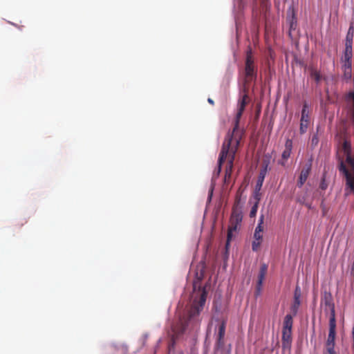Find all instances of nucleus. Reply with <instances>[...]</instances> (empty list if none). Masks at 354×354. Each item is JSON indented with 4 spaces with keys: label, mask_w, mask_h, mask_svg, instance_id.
<instances>
[{
    "label": "nucleus",
    "mask_w": 354,
    "mask_h": 354,
    "mask_svg": "<svg viewBox=\"0 0 354 354\" xmlns=\"http://www.w3.org/2000/svg\"><path fill=\"white\" fill-rule=\"evenodd\" d=\"M344 67H345V71H346V69L349 70L348 69V62H344Z\"/></svg>",
    "instance_id": "obj_32"
},
{
    "label": "nucleus",
    "mask_w": 354,
    "mask_h": 354,
    "mask_svg": "<svg viewBox=\"0 0 354 354\" xmlns=\"http://www.w3.org/2000/svg\"><path fill=\"white\" fill-rule=\"evenodd\" d=\"M248 88L243 86L237 102V111L234 119V127L232 131H229L225 138L235 139L240 142L244 134L243 129L239 128V123L246 105L249 103Z\"/></svg>",
    "instance_id": "obj_2"
},
{
    "label": "nucleus",
    "mask_w": 354,
    "mask_h": 354,
    "mask_svg": "<svg viewBox=\"0 0 354 354\" xmlns=\"http://www.w3.org/2000/svg\"><path fill=\"white\" fill-rule=\"evenodd\" d=\"M242 218L243 215L241 211L236 207H234L230 216V225L227 230V241L225 244L226 249H227L230 245V241L233 237V233L236 232L240 227Z\"/></svg>",
    "instance_id": "obj_5"
},
{
    "label": "nucleus",
    "mask_w": 354,
    "mask_h": 354,
    "mask_svg": "<svg viewBox=\"0 0 354 354\" xmlns=\"http://www.w3.org/2000/svg\"><path fill=\"white\" fill-rule=\"evenodd\" d=\"M244 86L248 88V85L252 81H255L257 76V66L254 63L252 56V50L250 46L248 47L244 67Z\"/></svg>",
    "instance_id": "obj_4"
},
{
    "label": "nucleus",
    "mask_w": 354,
    "mask_h": 354,
    "mask_svg": "<svg viewBox=\"0 0 354 354\" xmlns=\"http://www.w3.org/2000/svg\"><path fill=\"white\" fill-rule=\"evenodd\" d=\"M207 298V292L203 288L200 292V297L198 300L196 299H194L193 304L191 306V308L188 313V319L187 320L183 322L181 320V329L180 333H184L186 330V328L188 325V322L194 320L197 317L203 309Z\"/></svg>",
    "instance_id": "obj_3"
},
{
    "label": "nucleus",
    "mask_w": 354,
    "mask_h": 354,
    "mask_svg": "<svg viewBox=\"0 0 354 354\" xmlns=\"http://www.w3.org/2000/svg\"><path fill=\"white\" fill-rule=\"evenodd\" d=\"M342 149L344 154L346 155V162L351 167L354 168V160L351 155V145L349 141L344 140L342 144Z\"/></svg>",
    "instance_id": "obj_10"
},
{
    "label": "nucleus",
    "mask_w": 354,
    "mask_h": 354,
    "mask_svg": "<svg viewBox=\"0 0 354 354\" xmlns=\"http://www.w3.org/2000/svg\"><path fill=\"white\" fill-rule=\"evenodd\" d=\"M207 101H208V102H209L210 104H212V105H214V100H213L212 99H211V98H208Z\"/></svg>",
    "instance_id": "obj_31"
},
{
    "label": "nucleus",
    "mask_w": 354,
    "mask_h": 354,
    "mask_svg": "<svg viewBox=\"0 0 354 354\" xmlns=\"http://www.w3.org/2000/svg\"><path fill=\"white\" fill-rule=\"evenodd\" d=\"M261 194L260 193V190L255 189V192L254 193V198L255 199L254 203L259 204V201H261Z\"/></svg>",
    "instance_id": "obj_25"
},
{
    "label": "nucleus",
    "mask_w": 354,
    "mask_h": 354,
    "mask_svg": "<svg viewBox=\"0 0 354 354\" xmlns=\"http://www.w3.org/2000/svg\"><path fill=\"white\" fill-rule=\"evenodd\" d=\"M322 302H324L326 306H328L330 309V317L332 316V309L335 310L334 305L332 303V297L330 294L325 293L324 297L322 299Z\"/></svg>",
    "instance_id": "obj_18"
},
{
    "label": "nucleus",
    "mask_w": 354,
    "mask_h": 354,
    "mask_svg": "<svg viewBox=\"0 0 354 354\" xmlns=\"http://www.w3.org/2000/svg\"><path fill=\"white\" fill-rule=\"evenodd\" d=\"M353 55V45H345L344 54V62H348V69L351 70V58Z\"/></svg>",
    "instance_id": "obj_13"
},
{
    "label": "nucleus",
    "mask_w": 354,
    "mask_h": 354,
    "mask_svg": "<svg viewBox=\"0 0 354 354\" xmlns=\"http://www.w3.org/2000/svg\"><path fill=\"white\" fill-rule=\"evenodd\" d=\"M258 207H259V204H257V203H254L251 210H250V216L251 218H253V217H255L256 215H257V210H258Z\"/></svg>",
    "instance_id": "obj_24"
},
{
    "label": "nucleus",
    "mask_w": 354,
    "mask_h": 354,
    "mask_svg": "<svg viewBox=\"0 0 354 354\" xmlns=\"http://www.w3.org/2000/svg\"><path fill=\"white\" fill-rule=\"evenodd\" d=\"M240 142L237 138L230 139L225 138L222 145V148L219 153L218 160V174L221 172V167L225 161H227V165L225 171L224 182L229 183L232 176L235 154L239 147Z\"/></svg>",
    "instance_id": "obj_1"
},
{
    "label": "nucleus",
    "mask_w": 354,
    "mask_h": 354,
    "mask_svg": "<svg viewBox=\"0 0 354 354\" xmlns=\"http://www.w3.org/2000/svg\"><path fill=\"white\" fill-rule=\"evenodd\" d=\"M313 142H316V140H314V138L312 139Z\"/></svg>",
    "instance_id": "obj_33"
},
{
    "label": "nucleus",
    "mask_w": 354,
    "mask_h": 354,
    "mask_svg": "<svg viewBox=\"0 0 354 354\" xmlns=\"http://www.w3.org/2000/svg\"><path fill=\"white\" fill-rule=\"evenodd\" d=\"M292 149V141L288 138L285 143V149L281 154V160H279V164L286 166L287 160L290 158Z\"/></svg>",
    "instance_id": "obj_9"
},
{
    "label": "nucleus",
    "mask_w": 354,
    "mask_h": 354,
    "mask_svg": "<svg viewBox=\"0 0 354 354\" xmlns=\"http://www.w3.org/2000/svg\"><path fill=\"white\" fill-rule=\"evenodd\" d=\"M292 342V331L282 330V347L290 349Z\"/></svg>",
    "instance_id": "obj_12"
},
{
    "label": "nucleus",
    "mask_w": 354,
    "mask_h": 354,
    "mask_svg": "<svg viewBox=\"0 0 354 354\" xmlns=\"http://www.w3.org/2000/svg\"><path fill=\"white\" fill-rule=\"evenodd\" d=\"M255 232H263V226L262 225H257V226L255 228Z\"/></svg>",
    "instance_id": "obj_29"
},
{
    "label": "nucleus",
    "mask_w": 354,
    "mask_h": 354,
    "mask_svg": "<svg viewBox=\"0 0 354 354\" xmlns=\"http://www.w3.org/2000/svg\"><path fill=\"white\" fill-rule=\"evenodd\" d=\"M310 170H311V163L310 162L306 164L303 167V169L301 171V174H300L299 180L297 181V186L299 187H301L304 185V184L306 183L308 176H309V174L310 172Z\"/></svg>",
    "instance_id": "obj_11"
},
{
    "label": "nucleus",
    "mask_w": 354,
    "mask_h": 354,
    "mask_svg": "<svg viewBox=\"0 0 354 354\" xmlns=\"http://www.w3.org/2000/svg\"><path fill=\"white\" fill-rule=\"evenodd\" d=\"M327 187H328V185L326 183L324 177H323L322 180H321V183H320V185H319V187L322 190H325L327 188Z\"/></svg>",
    "instance_id": "obj_28"
},
{
    "label": "nucleus",
    "mask_w": 354,
    "mask_h": 354,
    "mask_svg": "<svg viewBox=\"0 0 354 354\" xmlns=\"http://www.w3.org/2000/svg\"><path fill=\"white\" fill-rule=\"evenodd\" d=\"M225 333V322H222L221 324L219 326L218 328V338H217V345L218 346H222L223 345V339L224 338Z\"/></svg>",
    "instance_id": "obj_15"
},
{
    "label": "nucleus",
    "mask_w": 354,
    "mask_h": 354,
    "mask_svg": "<svg viewBox=\"0 0 354 354\" xmlns=\"http://www.w3.org/2000/svg\"><path fill=\"white\" fill-rule=\"evenodd\" d=\"M263 223H264V215L263 214H261L259 217V222H258V224L259 225H263Z\"/></svg>",
    "instance_id": "obj_30"
},
{
    "label": "nucleus",
    "mask_w": 354,
    "mask_h": 354,
    "mask_svg": "<svg viewBox=\"0 0 354 354\" xmlns=\"http://www.w3.org/2000/svg\"><path fill=\"white\" fill-rule=\"evenodd\" d=\"M262 240H256L254 239L252 243V249L253 251L257 252L259 250Z\"/></svg>",
    "instance_id": "obj_22"
},
{
    "label": "nucleus",
    "mask_w": 354,
    "mask_h": 354,
    "mask_svg": "<svg viewBox=\"0 0 354 354\" xmlns=\"http://www.w3.org/2000/svg\"><path fill=\"white\" fill-rule=\"evenodd\" d=\"M268 270V266L266 264H263L259 270V273L258 275V281H257V289L259 290L262 286L263 281L265 279L266 272Z\"/></svg>",
    "instance_id": "obj_14"
},
{
    "label": "nucleus",
    "mask_w": 354,
    "mask_h": 354,
    "mask_svg": "<svg viewBox=\"0 0 354 354\" xmlns=\"http://www.w3.org/2000/svg\"><path fill=\"white\" fill-rule=\"evenodd\" d=\"M263 239V232H255L254 233V239L256 240H262Z\"/></svg>",
    "instance_id": "obj_27"
},
{
    "label": "nucleus",
    "mask_w": 354,
    "mask_h": 354,
    "mask_svg": "<svg viewBox=\"0 0 354 354\" xmlns=\"http://www.w3.org/2000/svg\"><path fill=\"white\" fill-rule=\"evenodd\" d=\"M338 169L340 173H342L346 179V187L350 189V192L354 194V168L351 167L349 171L344 164V161L341 160L338 165Z\"/></svg>",
    "instance_id": "obj_7"
},
{
    "label": "nucleus",
    "mask_w": 354,
    "mask_h": 354,
    "mask_svg": "<svg viewBox=\"0 0 354 354\" xmlns=\"http://www.w3.org/2000/svg\"><path fill=\"white\" fill-rule=\"evenodd\" d=\"M313 142H316V140H314V138L312 139Z\"/></svg>",
    "instance_id": "obj_34"
},
{
    "label": "nucleus",
    "mask_w": 354,
    "mask_h": 354,
    "mask_svg": "<svg viewBox=\"0 0 354 354\" xmlns=\"http://www.w3.org/2000/svg\"><path fill=\"white\" fill-rule=\"evenodd\" d=\"M310 76L315 80L317 83H319L322 79L320 73L316 69H311Z\"/></svg>",
    "instance_id": "obj_20"
},
{
    "label": "nucleus",
    "mask_w": 354,
    "mask_h": 354,
    "mask_svg": "<svg viewBox=\"0 0 354 354\" xmlns=\"http://www.w3.org/2000/svg\"><path fill=\"white\" fill-rule=\"evenodd\" d=\"M300 304H301L300 299H294L293 303L290 307V311L292 313V315H293V316H296V315L297 314Z\"/></svg>",
    "instance_id": "obj_19"
},
{
    "label": "nucleus",
    "mask_w": 354,
    "mask_h": 354,
    "mask_svg": "<svg viewBox=\"0 0 354 354\" xmlns=\"http://www.w3.org/2000/svg\"><path fill=\"white\" fill-rule=\"evenodd\" d=\"M211 192H212V191ZM211 196H212V193H210V194H209V198H211Z\"/></svg>",
    "instance_id": "obj_35"
},
{
    "label": "nucleus",
    "mask_w": 354,
    "mask_h": 354,
    "mask_svg": "<svg viewBox=\"0 0 354 354\" xmlns=\"http://www.w3.org/2000/svg\"><path fill=\"white\" fill-rule=\"evenodd\" d=\"M335 336H336V321L335 310L332 309V316L329 319V332L328 338L326 342V353L324 354H336L335 351Z\"/></svg>",
    "instance_id": "obj_6"
},
{
    "label": "nucleus",
    "mask_w": 354,
    "mask_h": 354,
    "mask_svg": "<svg viewBox=\"0 0 354 354\" xmlns=\"http://www.w3.org/2000/svg\"><path fill=\"white\" fill-rule=\"evenodd\" d=\"M309 124L310 113L308 111V104L306 102H304L303 104L300 119L299 132L301 134H304L307 131Z\"/></svg>",
    "instance_id": "obj_8"
},
{
    "label": "nucleus",
    "mask_w": 354,
    "mask_h": 354,
    "mask_svg": "<svg viewBox=\"0 0 354 354\" xmlns=\"http://www.w3.org/2000/svg\"><path fill=\"white\" fill-rule=\"evenodd\" d=\"M347 100H351L353 101V112H352V117H353V121L354 122V91L349 92L346 95ZM354 160V157H353Z\"/></svg>",
    "instance_id": "obj_21"
},
{
    "label": "nucleus",
    "mask_w": 354,
    "mask_h": 354,
    "mask_svg": "<svg viewBox=\"0 0 354 354\" xmlns=\"http://www.w3.org/2000/svg\"><path fill=\"white\" fill-rule=\"evenodd\" d=\"M301 296V288L299 286H297L295 292H294V299H300Z\"/></svg>",
    "instance_id": "obj_26"
},
{
    "label": "nucleus",
    "mask_w": 354,
    "mask_h": 354,
    "mask_svg": "<svg viewBox=\"0 0 354 354\" xmlns=\"http://www.w3.org/2000/svg\"><path fill=\"white\" fill-rule=\"evenodd\" d=\"M263 180H264V176L262 174H261V175L259 176L258 180L257 182V185L255 187L256 189L261 190L262 185H263Z\"/></svg>",
    "instance_id": "obj_23"
},
{
    "label": "nucleus",
    "mask_w": 354,
    "mask_h": 354,
    "mask_svg": "<svg viewBox=\"0 0 354 354\" xmlns=\"http://www.w3.org/2000/svg\"><path fill=\"white\" fill-rule=\"evenodd\" d=\"M293 315H286L283 323V330H291L293 325Z\"/></svg>",
    "instance_id": "obj_16"
},
{
    "label": "nucleus",
    "mask_w": 354,
    "mask_h": 354,
    "mask_svg": "<svg viewBox=\"0 0 354 354\" xmlns=\"http://www.w3.org/2000/svg\"><path fill=\"white\" fill-rule=\"evenodd\" d=\"M354 36V23L352 21L350 24L346 36L345 45H353V39Z\"/></svg>",
    "instance_id": "obj_17"
}]
</instances>
